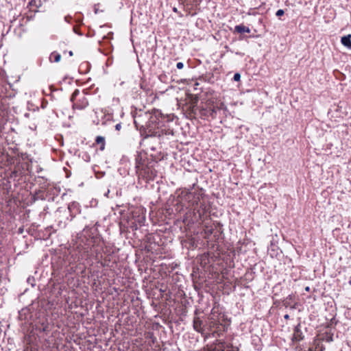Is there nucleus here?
Segmentation results:
<instances>
[{"label":"nucleus","instance_id":"6ab92c4d","mask_svg":"<svg viewBox=\"0 0 351 351\" xmlns=\"http://www.w3.org/2000/svg\"><path fill=\"white\" fill-rule=\"evenodd\" d=\"M284 318L285 319H289V315L288 314H286V315H285Z\"/></svg>","mask_w":351,"mask_h":351},{"label":"nucleus","instance_id":"393cba45","mask_svg":"<svg viewBox=\"0 0 351 351\" xmlns=\"http://www.w3.org/2000/svg\"><path fill=\"white\" fill-rule=\"evenodd\" d=\"M215 112H216L215 110H213V113H215Z\"/></svg>","mask_w":351,"mask_h":351},{"label":"nucleus","instance_id":"a878e982","mask_svg":"<svg viewBox=\"0 0 351 351\" xmlns=\"http://www.w3.org/2000/svg\"><path fill=\"white\" fill-rule=\"evenodd\" d=\"M151 149L152 150H155V148L154 147H152Z\"/></svg>","mask_w":351,"mask_h":351},{"label":"nucleus","instance_id":"1a4fd4ad","mask_svg":"<svg viewBox=\"0 0 351 351\" xmlns=\"http://www.w3.org/2000/svg\"><path fill=\"white\" fill-rule=\"evenodd\" d=\"M234 31L237 33H250L251 32L248 27H246L243 25H236L234 27Z\"/></svg>","mask_w":351,"mask_h":351},{"label":"nucleus","instance_id":"412c9836","mask_svg":"<svg viewBox=\"0 0 351 351\" xmlns=\"http://www.w3.org/2000/svg\"><path fill=\"white\" fill-rule=\"evenodd\" d=\"M173 11L174 12H178V9H177L176 8H173Z\"/></svg>","mask_w":351,"mask_h":351},{"label":"nucleus","instance_id":"39448f33","mask_svg":"<svg viewBox=\"0 0 351 351\" xmlns=\"http://www.w3.org/2000/svg\"><path fill=\"white\" fill-rule=\"evenodd\" d=\"M45 196L48 198L49 201H54L55 198L58 196L60 193V188L59 186L48 184L47 187L45 186Z\"/></svg>","mask_w":351,"mask_h":351},{"label":"nucleus","instance_id":"dca6fc26","mask_svg":"<svg viewBox=\"0 0 351 351\" xmlns=\"http://www.w3.org/2000/svg\"><path fill=\"white\" fill-rule=\"evenodd\" d=\"M183 66H184V64H183V63H182V62H178V63H177V64H176V67H177L178 69H182L183 68Z\"/></svg>","mask_w":351,"mask_h":351},{"label":"nucleus","instance_id":"9b49d317","mask_svg":"<svg viewBox=\"0 0 351 351\" xmlns=\"http://www.w3.org/2000/svg\"><path fill=\"white\" fill-rule=\"evenodd\" d=\"M95 142L100 145V150H104L105 148V138L101 136H97L95 139Z\"/></svg>","mask_w":351,"mask_h":351},{"label":"nucleus","instance_id":"f8f14e48","mask_svg":"<svg viewBox=\"0 0 351 351\" xmlns=\"http://www.w3.org/2000/svg\"><path fill=\"white\" fill-rule=\"evenodd\" d=\"M136 171H138L141 169H143L142 167V159L139 157V156H137L136 158V166H135Z\"/></svg>","mask_w":351,"mask_h":351},{"label":"nucleus","instance_id":"2eb2a0df","mask_svg":"<svg viewBox=\"0 0 351 351\" xmlns=\"http://www.w3.org/2000/svg\"><path fill=\"white\" fill-rule=\"evenodd\" d=\"M284 14H285L284 10L280 9V10H278L276 12V15L277 16H282Z\"/></svg>","mask_w":351,"mask_h":351},{"label":"nucleus","instance_id":"4be33fe9","mask_svg":"<svg viewBox=\"0 0 351 351\" xmlns=\"http://www.w3.org/2000/svg\"><path fill=\"white\" fill-rule=\"evenodd\" d=\"M69 53L70 56H72L73 54L72 51H70Z\"/></svg>","mask_w":351,"mask_h":351},{"label":"nucleus","instance_id":"9d476101","mask_svg":"<svg viewBox=\"0 0 351 351\" xmlns=\"http://www.w3.org/2000/svg\"><path fill=\"white\" fill-rule=\"evenodd\" d=\"M61 59V55L57 52H53L49 56V60L51 62H58Z\"/></svg>","mask_w":351,"mask_h":351},{"label":"nucleus","instance_id":"a211bd4d","mask_svg":"<svg viewBox=\"0 0 351 351\" xmlns=\"http://www.w3.org/2000/svg\"><path fill=\"white\" fill-rule=\"evenodd\" d=\"M40 106L41 108H44V98H42L40 100Z\"/></svg>","mask_w":351,"mask_h":351},{"label":"nucleus","instance_id":"f03ea898","mask_svg":"<svg viewBox=\"0 0 351 351\" xmlns=\"http://www.w3.org/2000/svg\"><path fill=\"white\" fill-rule=\"evenodd\" d=\"M195 197V191H193L184 189L178 195V204L181 205V209H183L184 207L186 209H193Z\"/></svg>","mask_w":351,"mask_h":351},{"label":"nucleus","instance_id":"f3484780","mask_svg":"<svg viewBox=\"0 0 351 351\" xmlns=\"http://www.w3.org/2000/svg\"><path fill=\"white\" fill-rule=\"evenodd\" d=\"M121 128V123H117L116 125H115V129L116 130H120Z\"/></svg>","mask_w":351,"mask_h":351},{"label":"nucleus","instance_id":"7ed1b4c3","mask_svg":"<svg viewBox=\"0 0 351 351\" xmlns=\"http://www.w3.org/2000/svg\"><path fill=\"white\" fill-rule=\"evenodd\" d=\"M209 319L210 330H212L213 328L215 329L214 331L210 334L211 337H220L222 335V332L227 330L226 326L223 325L222 323L220 322L219 319L216 318L214 315L211 316Z\"/></svg>","mask_w":351,"mask_h":351},{"label":"nucleus","instance_id":"6e6552de","mask_svg":"<svg viewBox=\"0 0 351 351\" xmlns=\"http://www.w3.org/2000/svg\"><path fill=\"white\" fill-rule=\"evenodd\" d=\"M302 332L300 329V324H298L294 328L293 339L297 341H300L302 339Z\"/></svg>","mask_w":351,"mask_h":351},{"label":"nucleus","instance_id":"423d86ee","mask_svg":"<svg viewBox=\"0 0 351 351\" xmlns=\"http://www.w3.org/2000/svg\"><path fill=\"white\" fill-rule=\"evenodd\" d=\"M203 322L200 319L199 317H196L193 319V328L195 330H196L198 332L203 333L204 329H203Z\"/></svg>","mask_w":351,"mask_h":351},{"label":"nucleus","instance_id":"20e7f679","mask_svg":"<svg viewBox=\"0 0 351 351\" xmlns=\"http://www.w3.org/2000/svg\"><path fill=\"white\" fill-rule=\"evenodd\" d=\"M80 95V90L78 89L75 90L71 95V101L73 103V108L82 110L88 106V101L84 93L82 94V97L77 100V97Z\"/></svg>","mask_w":351,"mask_h":351},{"label":"nucleus","instance_id":"4468645a","mask_svg":"<svg viewBox=\"0 0 351 351\" xmlns=\"http://www.w3.org/2000/svg\"><path fill=\"white\" fill-rule=\"evenodd\" d=\"M233 79L234 81L238 82L241 79V75L239 73H237L234 75Z\"/></svg>","mask_w":351,"mask_h":351},{"label":"nucleus","instance_id":"b1692460","mask_svg":"<svg viewBox=\"0 0 351 351\" xmlns=\"http://www.w3.org/2000/svg\"><path fill=\"white\" fill-rule=\"evenodd\" d=\"M348 283L351 285V278L350 279Z\"/></svg>","mask_w":351,"mask_h":351},{"label":"nucleus","instance_id":"0eeeda50","mask_svg":"<svg viewBox=\"0 0 351 351\" xmlns=\"http://www.w3.org/2000/svg\"><path fill=\"white\" fill-rule=\"evenodd\" d=\"M341 42L344 47L351 50V34L343 36Z\"/></svg>","mask_w":351,"mask_h":351},{"label":"nucleus","instance_id":"ddd939ff","mask_svg":"<svg viewBox=\"0 0 351 351\" xmlns=\"http://www.w3.org/2000/svg\"><path fill=\"white\" fill-rule=\"evenodd\" d=\"M30 4L36 5L37 8H39L42 5L40 0H32Z\"/></svg>","mask_w":351,"mask_h":351},{"label":"nucleus","instance_id":"5701e85b","mask_svg":"<svg viewBox=\"0 0 351 351\" xmlns=\"http://www.w3.org/2000/svg\"><path fill=\"white\" fill-rule=\"evenodd\" d=\"M309 289H309V287H306L305 288V290H306V291H309Z\"/></svg>","mask_w":351,"mask_h":351},{"label":"nucleus","instance_id":"f257e3e1","mask_svg":"<svg viewBox=\"0 0 351 351\" xmlns=\"http://www.w3.org/2000/svg\"><path fill=\"white\" fill-rule=\"evenodd\" d=\"M209 209L208 201L202 189L196 190L193 210L197 212L199 218H202Z\"/></svg>","mask_w":351,"mask_h":351},{"label":"nucleus","instance_id":"aec40b11","mask_svg":"<svg viewBox=\"0 0 351 351\" xmlns=\"http://www.w3.org/2000/svg\"><path fill=\"white\" fill-rule=\"evenodd\" d=\"M97 258H99H99H102V255H101V254H100L99 253H97Z\"/></svg>","mask_w":351,"mask_h":351}]
</instances>
